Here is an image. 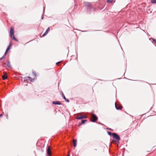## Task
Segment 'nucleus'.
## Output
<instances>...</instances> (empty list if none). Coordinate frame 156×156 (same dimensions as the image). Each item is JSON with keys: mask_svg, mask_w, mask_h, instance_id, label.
Segmentation results:
<instances>
[{"mask_svg": "<svg viewBox=\"0 0 156 156\" xmlns=\"http://www.w3.org/2000/svg\"><path fill=\"white\" fill-rule=\"evenodd\" d=\"M2 114H1L0 115V118L2 116Z\"/></svg>", "mask_w": 156, "mask_h": 156, "instance_id": "31", "label": "nucleus"}, {"mask_svg": "<svg viewBox=\"0 0 156 156\" xmlns=\"http://www.w3.org/2000/svg\"><path fill=\"white\" fill-rule=\"evenodd\" d=\"M153 41L154 42H155V43H156V40L154 39H152Z\"/></svg>", "mask_w": 156, "mask_h": 156, "instance_id": "26", "label": "nucleus"}, {"mask_svg": "<svg viewBox=\"0 0 156 156\" xmlns=\"http://www.w3.org/2000/svg\"><path fill=\"white\" fill-rule=\"evenodd\" d=\"M108 134L109 135H110V136H111V135H112V133H111L110 132H108Z\"/></svg>", "mask_w": 156, "mask_h": 156, "instance_id": "22", "label": "nucleus"}, {"mask_svg": "<svg viewBox=\"0 0 156 156\" xmlns=\"http://www.w3.org/2000/svg\"><path fill=\"white\" fill-rule=\"evenodd\" d=\"M33 75H34L35 76H36V74H35V72H33Z\"/></svg>", "mask_w": 156, "mask_h": 156, "instance_id": "27", "label": "nucleus"}, {"mask_svg": "<svg viewBox=\"0 0 156 156\" xmlns=\"http://www.w3.org/2000/svg\"><path fill=\"white\" fill-rule=\"evenodd\" d=\"M43 19V16H42L41 17V19Z\"/></svg>", "mask_w": 156, "mask_h": 156, "instance_id": "32", "label": "nucleus"}, {"mask_svg": "<svg viewBox=\"0 0 156 156\" xmlns=\"http://www.w3.org/2000/svg\"><path fill=\"white\" fill-rule=\"evenodd\" d=\"M107 2L108 3H111L112 2V0H107Z\"/></svg>", "mask_w": 156, "mask_h": 156, "instance_id": "20", "label": "nucleus"}, {"mask_svg": "<svg viewBox=\"0 0 156 156\" xmlns=\"http://www.w3.org/2000/svg\"><path fill=\"white\" fill-rule=\"evenodd\" d=\"M47 34L45 32V33H44V34H43V35H42V36H45V35H46Z\"/></svg>", "mask_w": 156, "mask_h": 156, "instance_id": "23", "label": "nucleus"}, {"mask_svg": "<svg viewBox=\"0 0 156 156\" xmlns=\"http://www.w3.org/2000/svg\"><path fill=\"white\" fill-rule=\"evenodd\" d=\"M57 62L56 63V64L57 65H58V64L60 62Z\"/></svg>", "mask_w": 156, "mask_h": 156, "instance_id": "28", "label": "nucleus"}, {"mask_svg": "<svg viewBox=\"0 0 156 156\" xmlns=\"http://www.w3.org/2000/svg\"><path fill=\"white\" fill-rule=\"evenodd\" d=\"M151 2L153 4L156 3V0H151Z\"/></svg>", "mask_w": 156, "mask_h": 156, "instance_id": "19", "label": "nucleus"}, {"mask_svg": "<svg viewBox=\"0 0 156 156\" xmlns=\"http://www.w3.org/2000/svg\"><path fill=\"white\" fill-rule=\"evenodd\" d=\"M92 119L91 121L93 122H95L98 120V117L94 114H92L91 115Z\"/></svg>", "mask_w": 156, "mask_h": 156, "instance_id": "1", "label": "nucleus"}, {"mask_svg": "<svg viewBox=\"0 0 156 156\" xmlns=\"http://www.w3.org/2000/svg\"><path fill=\"white\" fill-rule=\"evenodd\" d=\"M47 154L48 156H50L51 155V151L50 150V146H49L47 149Z\"/></svg>", "mask_w": 156, "mask_h": 156, "instance_id": "5", "label": "nucleus"}, {"mask_svg": "<svg viewBox=\"0 0 156 156\" xmlns=\"http://www.w3.org/2000/svg\"><path fill=\"white\" fill-rule=\"evenodd\" d=\"M11 37L16 41H18V40L15 38L14 36H12V37Z\"/></svg>", "mask_w": 156, "mask_h": 156, "instance_id": "16", "label": "nucleus"}, {"mask_svg": "<svg viewBox=\"0 0 156 156\" xmlns=\"http://www.w3.org/2000/svg\"><path fill=\"white\" fill-rule=\"evenodd\" d=\"M85 7L87 9H92V7L91 6L90 4V3L86 2L84 3Z\"/></svg>", "mask_w": 156, "mask_h": 156, "instance_id": "3", "label": "nucleus"}, {"mask_svg": "<svg viewBox=\"0 0 156 156\" xmlns=\"http://www.w3.org/2000/svg\"><path fill=\"white\" fill-rule=\"evenodd\" d=\"M50 30V28L49 27H48V29H47V30H46V31H45V32L47 34L48 33V31H49Z\"/></svg>", "mask_w": 156, "mask_h": 156, "instance_id": "21", "label": "nucleus"}, {"mask_svg": "<svg viewBox=\"0 0 156 156\" xmlns=\"http://www.w3.org/2000/svg\"><path fill=\"white\" fill-rule=\"evenodd\" d=\"M83 119H86L87 118V116L86 115L83 116Z\"/></svg>", "mask_w": 156, "mask_h": 156, "instance_id": "25", "label": "nucleus"}, {"mask_svg": "<svg viewBox=\"0 0 156 156\" xmlns=\"http://www.w3.org/2000/svg\"><path fill=\"white\" fill-rule=\"evenodd\" d=\"M113 137L114 138L119 141L120 140V137L116 133H113L112 134Z\"/></svg>", "mask_w": 156, "mask_h": 156, "instance_id": "2", "label": "nucleus"}, {"mask_svg": "<svg viewBox=\"0 0 156 156\" xmlns=\"http://www.w3.org/2000/svg\"><path fill=\"white\" fill-rule=\"evenodd\" d=\"M87 121V120H83L81 121V124H84Z\"/></svg>", "mask_w": 156, "mask_h": 156, "instance_id": "18", "label": "nucleus"}, {"mask_svg": "<svg viewBox=\"0 0 156 156\" xmlns=\"http://www.w3.org/2000/svg\"><path fill=\"white\" fill-rule=\"evenodd\" d=\"M73 146L74 147H76V140H73Z\"/></svg>", "mask_w": 156, "mask_h": 156, "instance_id": "10", "label": "nucleus"}, {"mask_svg": "<svg viewBox=\"0 0 156 156\" xmlns=\"http://www.w3.org/2000/svg\"><path fill=\"white\" fill-rule=\"evenodd\" d=\"M83 116L81 113H79L77 114V117L76 118L77 119H83Z\"/></svg>", "mask_w": 156, "mask_h": 156, "instance_id": "4", "label": "nucleus"}, {"mask_svg": "<svg viewBox=\"0 0 156 156\" xmlns=\"http://www.w3.org/2000/svg\"><path fill=\"white\" fill-rule=\"evenodd\" d=\"M12 45V43L11 42V41H10V42L9 43V45L8 46V47L7 48H9V50L10 49V47H11Z\"/></svg>", "mask_w": 156, "mask_h": 156, "instance_id": "12", "label": "nucleus"}, {"mask_svg": "<svg viewBox=\"0 0 156 156\" xmlns=\"http://www.w3.org/2000/svg\"><path fill=\"white\" fill-rule=\"evenodd\" d=\"M11 37L16 41H18V40L15 38L14 36H12V37Z\"/></svg>", "mask_w": 156, "mask_h": 156, "instance_id": "17", "label": "nucleus"}, {"mask_svg": "<svg viewBox=\"0 0 156 156\" xmlns=\"http://www.w3.org/2000/svg\"><path fill=\"white\" fill-rule=\"evenodd\" d=\"M115 107L116 109L117 110H120L121 109V108L120 107H118L116 105V102H115Z\"/></svg>", "mask_w": 156, "mask_h": 156, "instance_id": "13", "label": "nucleus"}, {"mask_svg": "<svg viewBox=\"0 0 156 156\" xmlns=\"http://www.w3.org/2000/svg\"><path fill=\"white\" fill-rule=\"evenodd\" d=\"M2 77L3 78V80H5V79H6L7 78L8 76L7 75H3L2 76Z\"/></svg>", "mask_w": 156, "mask_h": 156, "instance_id": "11", "label": "nucleus"}, {"mask_svg": "<svg viewBox=\"0 0 156 156\" xmlns=\"http://www.w3.org/2000/svg\"><path fill=\"white\" fill-rule=\"evenodd\" d=\"M28 78L29 79V80L31 82H33V79L31 78V77L29 76H28L27 77H25L24 78V79H25V80H27V79Z\"/></svg>", "mask_w": 156, "mask_h": 156, "instance_id": "8", "label": "nucleus"}, {"mask_svg": "<svg viewBox=\"0 0 156 156\" xmlns=\"http://www.w3.org/2000/svg\"><path fill=\"white\" fill-rule=\"evenodd\" d=\"M10 34L11 35V37H12L14 35V30L13 28H11L10 29Z\"/></svg>", "mask_w": 156, "mask_h": 156, "instance_id": "6", "label": "nucleus"}, {"mask_svg": "<svg viewBox=\"0 0 156 156\" xmlns=\"http://www.w3.org/2000/svg\"><path fill=\"white\" fill-rule=\"evenodd\" d=\"M65 100V101L66 102H69V100L68 99H66V100Z\"/></svg>", "mask_w": 156, "mask_h": 156, "instance_id": "24", "label": "nucleus"}, {"mask_svg": "<svg viewBox=\"0 0 156 156\" xmlns=\"http://www.w3.org/2000/svg\"><path fill=\"white\" fill-rule=\"evenodd\" d=\"M6 117H7V118L8 119V115H6Z\"/></svg>", "mask_w": 156, "mask_h": 156, "instance_id": "33", "label": "nucleus"}, {"mask_svg": "<svg viewBox=\"0 0 156 156\" xmlns=\"http://www.w3.org/2000/svg\"><path fill=\"white\" fill-rule=\"evenodd\" d=\"M109 129V130H111V131H113V129H111V128H109V129Z\"/></svg>", "mask_w": 156, "mask_h": 156, "instance_id": "30", "label": "nucleus"}, {"mask_svg": "<svg viewBox=\"0 0 156 156\" xmlns=\"http://www.w3.org/2000/svg\"><path fill=\"white\" fill-rule=\"evenodd\" d=\"M3 58V56L1 58H0V61L2 60L3 58Z\"/></svg>", "mask_w": 156, "mask_h": 156, "instance_id": "29", "label": "nucleus"}, {"mask_svg": "<svg viewBox=\"0 0 156 156\" xmlns=\"http://www.w3.org/2000/svg\"><path fill=\"white\" fill-rule=\"evenodd\" d=\"M69 155H70L69 154V155H68V156H69Z\"/></svg>", "mask_w": 156, "mask_h": 156, "instance_id": "34", "label": "nucleus"}, {"mask_svg": "<svg viewBox=\"0 0 156 156\" xmlns=\"http://www.w3.org/2000/svg\"><path fill=\"white\" fill-rule=\"evenodd\" d=\"M61 94L62 95V97L63 98L64 100H66V98L65 97V95H64V94L62 92L61 93Z\"/></svg>", "mask_w": 156, "mask_h": 156, "instance_id": "15", "label": "nucleus"}, {"mask_svg": "<svg viewBox=\"0 0 156 156\" xmlns=\"http://www.w3.org/2000/svg\"><path fill=\"white\" fill-rule=\"evenodd\" d=\"M6 65L8 66L10 68L11 67V65L10 62L9 61H8L7 63L6 64Z\"/></svg>", "mask_w": 156, "mask_h": 156, "instance_id": "14", "label": "nucleus"}, {"mask_svg": "<svg viewBox=\"0 0 156 156\" xmlns=\"http://www.w3.org/2000/svg\"><path fill=\"white\" fill-rule=\"evenodd\" d=\"M9 51V48H7L6 50V51L5 53H4V55L3 56V58H5V56L6 55L8 51Z\"/></svg>", "mask_w": 156, "mask_h": 156, "instance_id": "9", "label": "nucleus"}, {"mask_svg": "<svg viewBox=\"0 0 156 156\" xmlns=\"http://www.w3.org/2000/svg\"><path fill=\"white\" fill-rule=\"evenodd\" d=\"M52 104L54 105H61L62 104L61 103L58 101H54L52 102Z\"/></svg>", "mask_w": 156, "mask_h": 156, "instance_id": "7", "label": "nucleus"}]
</instances>
